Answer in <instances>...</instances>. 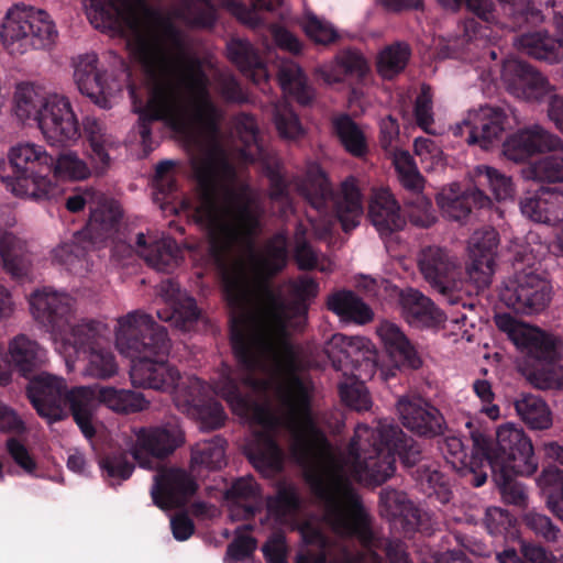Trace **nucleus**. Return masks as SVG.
I'll list each match as a JSON object with an SVG mask.
<instances>
[{
	"label": "nucleus",
	"mask_w": 563,
	"mask_h": 563,
	"mask_svg": "<svg viewBox=\"0 0 563 563\" xmlns=\"http://www.w3.org/2000/svg\"><path fill=\"white\" fill-rule=\"evenodd\" d=\"M91 25L130 36L126 46L151 82L136 130L148 141L163 122L185 141H218L222 110L213 101L202 60L189 53L187 35L145 0H82Z\"/></svg>",
	"instance_id": "f257e3e1"
},
{
	"label": "nucleus",
	"mask_w": 563,
	"mask_h": 563,
	"mask_svg": "<svg viewBox=\"0 0 563 563\" xmlns=\"http://www.w3.org/2000/svg\"><path fill=\"white\" fill-rule=\"evenodd\" d=\"M280 404L291 435L290 453L306 468L305 481L313 496L323 503L333 528L356 539L373 563H384L378 551L385 553L389 563H412L404 542L375 533L361 496L344 478L349 475L365 485H382L396 471L391 452L374 437H357L355 429L346 455L335 461L336 474L330 475L322 465L333 459L332 445L313 417L309 389L299 376H291L282 389Z\"/></svg>",
	"instance_id": "f03ea898"
},
{
	"label": "nucleus",
	"mask_w": 563,
	"mask_h": 563,
	"mask_svg": "<svg viewBox=\"0 0 563 563\" xmlns=\"http://www.w3.org/2000/svg\"><path fill=\"white\" fill-rule=\"evenodd\" d=\"M207 145L191 157L190 164L197 181L198 203L192 208L197 224L207 231V262L222 274L225 301L232 312L245 310L250 303L253 280L242 261L230 265L231 258L242 249L254 250L262 232V211L252 207L251 199L231 187L236 169L228 157L224 143H184ZM286 240L275 235L265 247V255L252 253L257 275L271 278L287 265Z\"/></svg>",
	"instance_id": "7ed1b4c3"
},
{
	"label": "nucleus",
	"mask_w": 563,
	"mask_h": 563,
	"mask_svg": "<svg viewBox=\"0 0 563 563\" xmlns=\"http://www.w3.org/2000/svg\"><path fill=\"white\" fill-rule=\"evenodd\" d=\"M287 288L290 300L267 283L261 286L263 322L260 330L250 331L243 320L232 318L231 345L240 369L224 366L213 388L234 411L246 413L252 408V400L242 391V386L258 385L255 372L263 369L268 361H295L288 327L294 319L307 318L309 307L319 294V283L300 275L289 279Z\"/></svg>",
	"instance_id": "20e7f679"
},
{
	"label": "nucleus",
	"mask_w": 563,
	"mask_h": 563,
	"mask_svg": "<svg viewBox=\"0 0 563 563\" xmlns=\"http://www.w3.org/2000/svg\"><path fill=\"white\" fill-rule=\"evenodd\" d=\"M115 346L131 358L130 377L133 386L169 393L188 385L179 371L165 357L169 353L170 340L165 327L152 316L140 310L129 312L118 319Z\"/></svg>",
	"instance_id": "39448f33"
},
{
	"label": "nucleus",
	"mask_w": 563,
	"mask_h": 563,
	"mask_svg": "<svg viewBox=\"0 0 563 563\" xmlns=\"http://www.w3.org/2000/svg\"><path fill=\"white\" fill-rule=\"evenodd\" d=\"M11 175L1 176L5 188L14 196L34 201L56 199L63 195L66 179L80 180L89 176L87 164L73 153L57 159L35 143H18L10 151Z\"/></svg>",
	"instance_id": "423d86ee"
},
{
	"label": "nucleus",
	"mask_w": 563,
	"mask_h": 563,
	"mask_svg": "<svg viewBox=\"0 0 563 563\" xmlns=\"http://www.w3.org/2000/svg\"><path fill=\"white\" fill-rule=\"evenodd\" d=\"M465 426L475 445L488 459L493 481L504 500L515 506H523L527 495L516 477L531 476L537 472L538 461L531 440L522 430L506 424L497 429L496 441L493 443L492 435L474 428L471 420Z\"/></svg>",
	"instance_id": "0eeeda50"
},
{
	"label": "nucleus",
	"mask_w": 563,
	"mask_h": 563,
	"mask_svg": "<svg viewBox=\"0 0 563 563\" xmlns=\"http://www.w3.org/2000/svg\"><path fill=\"white\" fill-rule=\"evenodd\" d=\"M123 211L118 201L102 198L91 209L85 230L75 236V241L63 243L53 251V261L66 266L76 275L90 271L89 253L97 244L110 242L115 256L130 257L134 245L122 228Z\"/></svg>",
	"instance_id": "6e6552de"
},
{
	"label": "nucleus",
	"mask_w": 563,
	"mask_h": 563,
	"mask_svg": "<svg viewBox=\"0 0 563 563\" xmlns=\"http://www.w3.org/2000/svg\"><path fill=\"white\" fill-rule=\"evenodd\" d=\"M495 323L526 354L525 375L531 385L538 389L563 388L562 347L558 338L521 323L509 313L496 314Z\"/></svg>",
	"instance_id": "1a4fd4ad"
},
{
	"label": "nucleus",
	"mask_w": 563,
	"mask_h": 563,
	"mask_svg": "<svg viewBox=\"0 0 563 563\" xmlns=\"http://www.w3.org/2000/svg\"><path fill=\"white\" fill-rule=\"evenodd\" d=\"M26 395L42 418L59 421L68 407L82 434L87 439L96 435L92 424L96 396L92 388L77 386L68 389L64 378L41 372L29 379Z\"/></svg>",
	"instance_id": "9d476101"
},
{
	"label": "nucleus",
	"mask_w": 563,
	"mask_h": 563,
	"mask_svg": "<svg viewBox=\"0 0 563 563\" xmlns=\"http://www.w3.org/2000/svg\"><path fill=\"white\" fill-rule=\"evenodd\" d=\"M75 300L67 294L49 288L35 290L30 298L33 317L51 332L63 336L65 344L79 354L107 343L108 328L95 320L71 324Z\"/></svg>",
	"instance_id": "9b49d317"
},
{
	"label": "nucleus",
	"mask_w": 563,
	"mask_h": 563,
	"mask_svg": "<svg viewBox=\"0 0 563 563\" xmlns=\"http://www.w3.org/2000/svg\"><path fill=\"white\" fill-rule=\"evenodd\" d=\"M296 190L328 224L338 221L345 233L360 224L363 200L354 177L346 178L340 190H334L324 172L316 168L298 179Z\"/></svg>",
	"instance_id": "f8f14e48"
},
{
	"label": "nucleus",
	"mask_w": 563,
	"mask_h": 563,
	"mask_svg": "<svg viewBox=\"0 0 563 563\" xmlns=\"http://www.w3.org/2000/svg\"><path fill=\"white\" fill-rule=\"evenodd\" d=\"M356 433L357 437H374L395 459L398 456L402 467L410 471L418 482H427L429 486L442 485L443 475L424 462L420 443L394 421L382 419L375 427L358 423Z\"/></svg>",
	"instance_id": "ddd939ff"
},
{
	"label": "nucleus",
	"mask_w": 563,
	"mask_h": 563,
	"mask_svg": "<svg viewBox=\"0 0 563 563\" xmlns=\"http://www.w3.org/2000/svg\"><path fill=\"white\" fill-rule=\"evenodd\" d=\"M57 32L46 12L15 4L8 10L0 33L2 43L12 55L49 46Z\"/></svg>",
	"instance_id": "4468645a"
},
{
	"label": "nucleus",
	"mask_w": 563,
	"mask_h": 563,
	"mask_svg": "<svg viewBox=\"0 0 563 563\" xmlns=\"http://www.w3.org/2000/svg\"><path fill=\"white\" fill-rule=\"evenodd\" d=\"M500 300L517 313L542 311L551 300L550 283L531 268L516 272L500 290Z\"/></svg>",
	"instance_id": "2eb2a0df"
},
{
	"label": "nucleus",
	"mask_w": 563,
	"mask_h": 563,
	"mask_svg": "<svg viewBox=\"0 0 563 563\" xmlns=\"http://www.w3.org/2000/svg\"><path fill=\"white\" fill-rule=\"evenodd\" d=\"M503 155L514 163H530V176L539 181L563 183V157L550 154L536 161L543 152L563 150V143H501Z\"/></svg>",
	"instance_id": "dca6fc26"
},
{
	"label": "nucleus",
	"mask_w": 563,
	"mask_h": 563,
	"mask_svg": "<svg viewBox=\"0 0 563 563\" xmlns=\"http://www.w3.org/2000/svg\"><path fill=\"white\" fill-rule=\"evenodd\" d=\"M203 391L202 380L188 377V385L178 389L174 396L175 406L196 418L202 431L217 430L225 422L224 408L217 400L205 399Z\"/></svg>",
	"instance_id": "f3484780"
},
{
	"label": "nucleus",
	"mask_w": 563,
	"mask_h": 563,
	"mask_svg": "<svg viewBox=\"0 0 563 563\" xmlns=\"http://www.w3.org/2000/svg\"><path fill=\"white\" fill-rule=\"evenodd\" d=\"M501 80L510 95L526 101H541L553 90L541 73L515 57L503 63Z\"/></svg>",
	"instance_id": "a211bd4d"
},
{
	"label": "nucleus",
	"mask_w": 563,
	"mask_h": 563,
	"mask_svg": "<svg viewBox=\"0 0 563 563\" xmlns=\"http://www.w3.org/2000/svg\"><path fill=\"white\" fill-rule=\"evenodd\" d=\"M397 411L402 426L420 438L438 439L449 431L443 413L422 398H400L397 401Z\"/></svg>",
	"instance_id": "6ab92c4d"
},
{
	"label": "nucleus",
	"mask_w": 563,
	"mask_h": 563,
	"mask_svg": "<svg viewBox=\"0 0 563 563\" xmlns=\"http://www.w3.org/2000/svg\"><path fill=\"white\" fill-rule=\"evenodd\" d=\"M497 246L498 233L494 229L478 230L471 236V262L465 268V279L477 292L490 285Z\"/></svg>",
	"instance_id": "aec40b11"
},
{
	"label": "nucleus",
	"mask_w": 563,
	"mask_h": 563,
	"mask_svg": "<svg viewBox=\"0 0 563 563\" xmlns=\"http://www.w3.org/2000/svg\"><path fill=\"white\" fill-rule=\"evenodd\" d=\"M198 485L192 476L183 468H162L154 475L151 496L161 509L183 507L197 492Z\"/></svg>",
	"instance_id": "412c9836"
},
{
	"label": "nucleus",
	"mask_w": 563,
	"mask_h": 563,
	"mask_svg": "<svg viewBox=\"0 0 563 563\" xmlns=\"http://www.w3.org/2000/svg\"><path fill=\"white\" fill-rule=\"evenodd\" d=\"M419 267L426 280L441 295L448 297L451 305L459 302L453 291L459 288L460 267L449 253L439 246H429L421 253Z\"/></svg>",
	"instance_id": "4be33fe9"
},
{
	"label": "nucleus",
	"mask_w": 563,
	"mask_h": 563,
	"mask_svg": "<svg viewBox=\"0 0 563 563\" xmlns=\"http://www.w3.org/2000/svg\"><path fill=\"white\" fill-rule=\"evenodd\" d=\"M435 201L445 217L457 222L467 220L474 210L492 206L489 196L474 184L467 188L459 183L444 186L437 194Z\"/></svg>",
	"instance_id": "5701e85b"
},
{
	"label": "nucleus",
	"mask_w": 563,
	"mask_h": 563,
	"mask_svg": "<svg viewBox=\"0 0 563 563\" xmlns=\"http://www.w3.org/2000/svg\"><path fill=\"white\" fill-rule=\"evenodd\" d=\"M35 126L47 141H76L78 121L69 100L64 96H49Z\"/></svg>",
	"instance_id": "b1692460"
},
{
	"label": "nucleus",
	"mask_w": 563,
	"mask_h": 563,
	"mask_svg": "<svg viewBox=\"0 0 563 563\" xmlns=\"http://www.w3.org/2000/svg\"><path fill=\"white\" fill-rule=\"evenodd\" d=\"M507 119L504 109L484 106L476 111H470L467 117L453 128V136L465 137V141L500 139L506 130Z\"/></svg>",
	"instance_id": "393cba45"
},
{
	"label": "nucleus",
	"mask_w": 563,
	"mask_h": 563,
	"mask_svg": "<svg viewBox=\"0 0 563 563\" xmlns=\"http://www.w3.org/2000/svg\"><path fill=\"white\" fill-rule=\"evenodd\" d=\"M183 442L184 434L177 427L141 429L132 454L142 467H151L150 457L164 459Z\"/></svg>",
	"instance_id": "a878e982"
},
{
	"label": "nucleus",
	"mask_w": 563,
	"mask_h": 563,
	"mask_svg": "<svg viewBox=\"0 0 563 563\" xmlns=\"http://www.w3.org/2000/svg\"><path fill=\"white\" fill-rule=\"evenodd\" d=\"M369 341L362 336H347L335 333L327 342L324 352L336 369L351 364L354 369L362 365L373 367V353Z\"/></svg>",
	"instance_id": "bb28decb"
},
{
	"label": "nucleus",
	"mask_w": 563,
	"mask_h": 563,
	"mask_svg": "<svg viewBox=\"0 0 563 563\" xmlns=\"http://www.w3.org/2000/svg\"><path fill=\"white\" fill-rule=\"evenodd\" d=\"M520 209L534 222L556 225L563 221V189L541 187L521 200Z\"/></svg>",
	"instance_id": "cd10ccee"
},
{
	"label": "nucleus",
	"mask_w": 563,
	"mask_h": 563,
	"mask_svg": "<svg viewBox=\"0 0 563 563\" xmlns=\"http://www.w3.org/2000/svg\"><path fill=\"white\" fill-rule=\"evenodd\" d=\"M368 218L380 238H387L406 225L400 206L388 189L374 191L368 205Z\"/></svg>",
	"instance_id": "c85d7f7f"
},
{
	"label": "nucleus",
	"mask_w": 563,
	"mask_h": 563,
	"mask_svg": "<svg viewBox=\"0 0 563 563\" xmlns=\"http://www.w3.org/2000/svg\"><path fill=\"white\" fill-rule=\"evenodd\" d=\"M376 333L397 366L406 369H419L422 366L420 354L397 324L383 321Z\"/></svg>",
	"instance_id": "c756f323"
},
{
	"label": "nucleus",
	"mask_w": 563,
	"mask_h": 563,
	"mask_svg": "<svg viewBox=\"0 0 563 563\" xmlns=\"http://www.w3.org/2000/svg\"><path fill=\"white\" fill-rule=\"evenodd\" d=\"M250 463L265 477L273 476L284 468V451L275 435L267 431L255 434L246 449Z\"/></svg>",
	"instance_id": "7c9ffc66"
},
{
	"label": "nucleus",
	"mask_w": 563,
	"mask_h": 563,
	"mask_svg": "<svg viewBox=\"0 0 563 563\" xmlns=\"http://www.w3.org/2000/svg\"><path fill=\"white\" fill-rule=\"evenodd\" d=\"M75 82L79 91L90 98L102 109L111 107L107 97L103 75L98 67V57L95 53H88L78 57L75 63Z\"/></svg>",
	"instance_id": "2f4dec72"
},
{
	"label": "nucleus",
	"mask_w": 563,
	"mask_h": 563,
	"mask_svg": "<svg viewBox=\"0 0 563 563\" xmlns=\"http://www.w3.org/2000/svg\"><path fill=\"white\" fill-rule=\"evenodd\" d=\"M8 352L12 367L27 379L36 375L47 361V351L25 334L14 336Z\"/></svg>",
	"instance_id": "473e14b6"
},
{
	"label": "nucleus",
	"mask_w": 563,
	"mask_h": 563,
	"mask_svg": "<svg viewBox=\"0 0 563 563\" xmlns=\"http://www.w3.org/2000/svg\"><path fill=\"white\" fill-rule=\"evenodd\" d=\"M0 257L3 267L13 278H27L32 268V253L27 242L11 231L0 232Z\"/></svg>",
	"instance_id": "72a5a7b5"
},
{
	"label": "nucleus",
	"mask_w": 563,
	"mask_h": 563,
	"mask_svg": "<svg viewBox=\"0 0 563 563\" xmlns=\"http://www.w3.org/2000/svg\"><path fill=\"white\" fill-rule=\"evenodd\" d=\"M229 59L253 82L261 84L268 79L264 60L254 45L244 38H232L227 44Z\"/></svg>",
	"instance_id": "f704fd0d"
},
{
	"label": "nucleus",
	"mask_w": 563,
	"mask_h": 563,
	"mask_svg": "<svg viewBox=\"0 0 563 563\" xmlns=\"http://www.w3.org/2000/svg\"><path fill=\"white\" fill-rule=\"evenodd\" d=\"M407 322L418 328H434L444 322L445 316L422 292L410 289L401 300Z\"/></svg>",
	"instance_id": "c9c22d12"
},
{
	"label": "nucleus",
	"mask_w": 563,
	"mask_h": 563,
	"mask_svg": "<svg viewBox=\"0 0 563 563\" xmlns=\"http://www.w3.org/2000/svg\"><path fill=\"white\" fill-rule=\"evenodd\" d=\"M517 48L532 58L555 63L563 57L562 35L554 38L547 31L523 33L514 40Z\"/></svg>",
	"instance_id": "e433bc0d"
},
{
	"label": "nucleus",
	"mask_w": 563,
	"mask_h": 563,
	"mask_svg": "<svg viewBox=\"0 0 563 563\" xmlns=\"http://www.w3.org/2000/svg\"><path fill=\"white\" fill-rule=\"evenodd\" d=\"M327 307L341 319L357 324H365L373 320L371 307L352 290H339L328 297Z\"/></svg>",
	"instance_id": "4c0bfd02"
},
{
	"label": "nucleus",
	"mask_w": 563,
	"mask_h": 563,
	"mask_svg": "<svg viewBox=\"0 0 563 563\" xmlns=\"http://www.w3.org/2000/svg\"><path fill=\"white\" fill-rule=\"evenodd\" d=\"M48 99L49 96L42 87L32 82H21L14 92L15 115L22 121L32 120L35 125Z\"/></svg>",
	"instance_id": "58836bf2"
},
{
	"label": "nucleus",
	"mask_w": 563,
	"mask_h": 563,
	"mask_svg": "<svg viewBox=\"0 0 563 563\" xmlns=\"http://www.w3.org/2000/svg\"><path fill=\"white\" fill-rule=\"evenodd\" d=\"M514 407L517 415L531 429H548L552 423L551 411L538 395L522 393L514 400Z\"/></svg>",
	"instance_id": "ea45409f"
},
{
	"label": "nucleus",
	"mask_w": 563,
	"mask_h": 563,
	"mask_svg": "<svg viewBox=\"0 0 563 563\" xmlns=\"http://www.w3.org/2000/svg\"><path fill=\"white\" fill-rule=\"evenodd\" d=\"M95 396L96 402L99 400L109 409L121 413L142 411L148 406L143 394L129 389L102 387Z\"/></svg>",
	"instance_id": "a19ab883"
},
{
	"label": "nucleus",
	"mask_w": 563,
	"mask_h": 563,
	"mask_svg": "<svg viewBox=\"0 0 563 563\" xmlns=\"http://www.w3.org/2000/svg\"><path fill=\"white\" fill-rule=\"evenodd\" d=\"M278 81L283 90L307 106L313 98V90L307 84V78L301 68L291 60L282 62L277 73Z\"/></svg>",
	"instance_id": "79ce46f5"
},
{
	"label": "nucleus",
	"mask_w": 563,
	"mask_h": 563,
	"mask_svg": "<svg viewBox=\"0 0 563 563\" xmlns=\"http://www.w3.org/2000/svg\"><path fill=\"white\" fill-rule=\"evenodd\" d=\"M231 0H187L175 11L176 18L195 27H210L214 22V5H229Z\"/></svg>",
	"instance_id": "37998d69"
},
{
	"label": "nucleus",
	"mask_w": 563,
	"mask_h": 563,
	"mask_svg": "<svg viewBox=\"0 0 563 563\" xmlns=\"http://www.w3.org/2000/svg\"><path fill=\"white\" fill-rule=\"evenodd\" d=\"M227 440L221 435H213L197 442L191 449V464L208 470H220L225 465Z\"/></svg>",
	"instance_id": "c03bdc74"
},
{
	"label": "nucleus",
	"mask_w": 563,
	"mask_h": 563,
	"mask_svg": "<svg viewBox=\"0 0 563 563\" xmlns=\"http://www.w3.org/2000/svg\"><path fill=\"white\" fill-rule=\"evenodd\" d=\"M175 163L173 161H162L156 165L154 176V192L153 198L156 203L161 205L164 211H176L172 206V200L175 198L178 190L175 176L172 174Z\"/></svg>",
	"instance_id": "a18cd8bd"
},
{
	"label": "nucleus",
	"mask_w": 563,
	"mask_h": 563,
	"mask_svg": "<svg viewBox=\"0 0 563 563\" xmlns=\"http://www.w3.org/2000/svg\"><path fill=\"white\" fill-rule=\"evenodd\" d=\"M144 260L148 266L157 272L170 273L183 260L181 251L173 239L162 240L145 250Z\"/></svg>",
	"instance_id": "49530a36"
},
{
	"label": "nucleus",
	"mask_w": 563,
	"mask_h": 563,
	"mask_svg": "<svg viewBox=\"0 0 563 563\" xmlns=\"http://www.w3.org/2000/svg\"><path fill=\"white\" fill-rule=\"evenodd\" d=\"M411 55L407 43L397 42L386 46L377 57V71L385 79H393L407 66Z\"/></svg>",
	"instance_id": "de8ad7c7"
},
{
	"label": "nucleus",
	"mask_w": 563,
	"mask_h": 563,
	"mask_svg": "<svg viewBox=\"0 0 563 563\" xmlns=\"http://www.w3.org/2000/svg\"><path fill=\"white\" fill-rule=\"evenodd\" d=\"M85 356L87 358L86 375L99 379H108L118 373L119 365L109 341L90 350Z\"/></svg>",
	"instance_id": "09e8293b"
},
{
	"label": "nucleus",
	"mask_w": 563,
	"mask_h": 563,
	"mask_svg": "<svg viewBox=\"0 0 563 563\" xmlns=\"http://www.w3.org/2000/svg\"><path fill=\"white\" fill-rule=\"evenodd\" d=\"M336 68L333 73L322 71L323 79L328 84L342 80L341 75L363 77L368 66L364 56L356 49L347 48L341 51L335 57Z\"/></svg>",
	"instance_id": "8fccbe9b"
},
{
	"label": "nucleus",
	"mask_w": 563,
	"mask_h": 563,
	"mask_svg": "<svg viewBox=\"0 0 563 563\" xmlns=\"http://www.w3.org/2000/svg\"><path fill=\"white\" fill-rule=\"evenodd\" d=\"M474 186L481 189L482 187H489L495 199L498 201L511 198L515 191L510 177L485 165L475 168Z\"/></svg>",
	"instance_id": "3c124183"
},
{
	"label": "nucleus",
	"mask_w": 563,
	"mask_h": 563,
	"mask_svg": "<svg viewBox=\"0 0 563 563\" xmlns=\"http://www.w3.org/2000/svg\"><path fill=\"white\" fill-rule=\"evenodd\" d=\"M393 164L402 187L410 191V197L423 195V177L419 173L413 157L406 151L396 152Z\"/></svg>",
	"instance_id": "603ef678"
},
{
	"label": "nucleus",
	"mask_w": 563,
	"mask_h": 563,
	"mask_svg": "<svg viewBox=\"0 0 563 563\" xmlns=\"http://www.w3.org/2000/svg\"><path fill=\"white\" fill-rule=\"evenodd\" d=\"M393 164L402 187L410 191V197L423 195V177L419 173L413 157L406 151L396 152Z\"/></svg>",
	"instance_id": "864d4df0"
},
{
	"label": "nucleus",
	"mask_w": 563,
	"mask_h": 563,
	"mask_svg": "<svg viewBox=\"0 0 563 563\" xmlns=\"http://www.w3.org/2000/svg\"><path fill=\"white\" fill-rule=\"evenodd\" d=\"M440 438H442V441H438L439 450L455 471L465 468L467 464H474V459L477 456L474 446L472 453L468 454L467 448L460 437L449 434V431H445V434L440 435Z\"/></svg>",
	"instance_id": "5fc2aeb1"
},
{
	"label": "nucleus",
	"mask_w": 563,
	"mask_h": 563,
	"mask_svg": "<svg viewBox=\"0 0 563 563\" xmlns=\"http://www.w3.org/2000/svg\"><path fill=\"white\" fill-rule=\"evenodd\" d=\"M379 505L389 517H411L415 520L419 519V510L408 500L404 492L389 487L382 489L379 494Z\"/></svg>",
	"instance_id": "6e6d98bb"
},
{
	"label": "nucleus",
	"mask_w": 563,
	"mask_h": 563,
	"mask_svg": "<svg viewBox=\"0 0 563 563\" xmlns=\"http://www.w3.org/2000/svg\"><path fill=\"white\" fill-rule=\"evenodd\" d=\"M538 484L551 488L548 505L563 520V471L554 465L545 466L538 478Z\"/></svg>",
	"instance_id": "4d7b16f0"
},
{
	"label": "nucleus",
	"mask_w": 563,
	"mask_h": 563,
	"mask_svg": "<svg viewBox=\"0 0 563 563\" xmlns=\"http://www.w3.org/2000/svg\"><path fill=\"white\" fill-rule=\"evenodd\" d=\"M409 222L421 229L431 228L438 220L431 200L424 195L408 197L405 201Z\"/></svg>",
	"instance_id": "13d9d810"
},
{
	"label": "nucleus",
	"mask_w": 563,
	"mask_h": 563,
	"mask_svg": "<svg viewBox=\"0 0 563 563\" xmlns=\"http://www.w3.org/2000/svg\"><path fill=\"white\" fill-rule=\"evenodd\" d=\"M268 508L278 516L296 512L301 507V497L296 485L282 482L277 485L276 495L268 498Z\"/></svg>",
	"instance_id": "bf43d9fd"
},
{
	"label": "nucleus",
	"mask_w": 563,
	"mask_h": 563,
	"mask_svg": "<svg viewBox=\"0 0 563 563\" xmlns=\"http://www.w3.org/2000/svg\"><path fill=\"white\" fill-rule=\"evenodd\" d=\"M273 118L280 137L294 140L305 135L297 115L286 102L275 104Z\"/></svg>",
	"instance_id": "052dcab7"
},
{
	"label": "nucleus",
	"mask_w": 563,
	"mask_h": 563,
	"mask_svg": "<svg viewBox=\"0 0 563 563\" xmlns=\"http://www.w3.org/2000/svg\"><path fill=\"white\" fill-rule=\"evenodd\" d=\"M102 476L107 481H126L134 471V464L128 460L125 453H113L102 457L99 462Z\"/></svg>",
	"instance_id": "680f3d73"
},
{
	"label": "nucleus",
	"mask_w": 563,
	"mask_h": 563,
	"mask_svg": "<svg viewBox=\"0 0 563 563\" xmlns=\"http://www.w3.org/2000/svg\"><path fill=\"white\" fill-rule=\"evenodd\" d=\"M355 378V375H353ZM339 394L341 400L351 409L356 411L368 410L372 401L365 385L358 379H353L351 383H340Z\"/></svg>",
	"instance_id": "e2e57ef3"
},
{
	"label": "nucleus",
	"mask_w": 563,
	"mask_h": 563,
	"mask_svg": "<svg viewBox=\"0 0 563 563\" xmlns=\"http://www.w3.org/2000/svg\"><path fill=\"white\" fill-rule=\"evenodd\" d=\"M415 117L421 130L430 135L438 134L437 130L433 128L432 96L429 86L423 85L420 93L416 98Z\"/></svg>",
	"instance_id": "0e129e2a"
},
{
	"label": "nucleus",
	"mask_w": 563,
	"mask_h": 563,
	"mask_svg": "<svg viewBox=\"0 0 563 563\" xmlns=\"http://www.w3.org/2000/svg\"><path fill=\"white\" fill-rule=\"evenodd\" d=\"M523 522L537 537L547 542H556L561 534L560 528L554 525L550 517L537 511H528L523 516Z\"/></svg>",
	"instance_id": "69168bd1"
},
{
	"label": "nucleus",
	"mask_w": 563,
	"mask_h": 563,
	"mask_svg": "<svg viewBox=\"0 0 563 563\" xmlns=\"http://www.w3.org/2000/svg\"><path fill=\"white\" fill-rule=\"evenodd\" d=\"M523 559H520L514 549H507L497 555L499 563H554L552 554L548 553L542 547L523 545Z\"/></svg>",
	"instance_id": "338daca9"
},
{
	"label": "nucleus",
	"mask_w": 563,
	"mask_h": 563,
	"mask_svg": "<svg viewBox=\"0 0 563 563\" xmlns=\"http://www.w3.org/2000/svg\"><path fill=\"white\" fill-rule=\"evenodd\" d=\"M283 0H250L252 9L240 7L236 14L241 21L256 27L264 22V12H274Z\"/></svg>",
	"instance_id": "774afa93"
}]
</instances>
